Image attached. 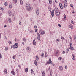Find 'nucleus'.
I'll list each match as a JSON object with an SVG mask.
<instances>
[{
  "label": "nucleus",
  "instance_id": "obj_32",
  "mask_svg": "<svg viewBox=\"0 0 76 76\" xmlns=\"http://www.w3.org/2000/svg\"><path fill=\"white\" fill-rule=\"evenodd\" d=\"M15 58H16V55H14L12 57L13 59H15Z\"/></svg>",
  "mask_w": 76,
  "mask_h": 76
},
{
  "label": "nucleus",
  "instance_id": "obj_28",
  "mask_svg": "<svg viewBox=\"0 0 76 76\" xmlns=\"http://www.w3.org/2000/svg\"><path fill=\"white\" fill-rule=\"evenodd\" d=\"M25 72L26 73H27L28 72V68H26L25 69Z\"/></svg>",
  "mask_w": 76,
  "mask_h": 76
},
{
  "label": "nucleus",
  "instance_id": "obj_19",
  "mask_svg": "<svg viewBox=\"0 0 76 76\" xmlns=\"http://www.w3.org/2000/svg\"><path fill=\"white\" fill-rule=\"evenodd\" d=\"M52 75H53V72H52V70H51L50 72V75L48 76H52Z\"/></svg>",
  "mask_w": 76,
  "mask_h": 76
},
{
  "label": "nucleus",
  "instance_id": "obj_6",
  "mask_svg": "<svg viewBox=\"0 0 76 76\" xmlns=\"http://www.w3.org/2000/svg\"><path fill=\"white\" fill-rule=\"evenodd\" d=\"M54 11L53 10L51 12V15L52 17H54Z\"/></svg>",
  "mask_w": 76,
  "mask_h": 76
},
{
  "label": "nucleus",
  "instance_id": "obj_41",
  "mask_svg": "<svg viewBox=\"0 0 76 76\" xmlns=\"http://www.w3.org/2000/svg\"><path fill=\"white\" fill-rule=\"evenodd\" d=\"M16 71L17 72V73H19V69H18L17 68L16 69Z\"/></svg>",
  "mask_w": 76,
  "mask_h": 76
},
{
  "label": "nucleus",
  "instance_id": "obj_58",
  "mask_svg": "<svg viewBox=\"0 0 76 76\" xmlns=\"http://www.w3.org/2000/svg\"><path fill=\"white\" fill-rule=\"evenodd\" d=\"M49 10L50 11V12H51V8H49Z\"/></svg>",
  "mask_w": 76,
  "mask_h": 76
},
{
  "label": "nucleus",
  "instance_id": "obj_17",
  "mask_svg": "<svg viewBox=\"0 0 76 76\" xmlns=\"http://www.w3.org/2000/svg\"><path fill=\"white\" fill-rule=\"evenodd\" d=\"M34 63L35 65V66H38V64H37V61L36 60H35L34 61Z\"/></svg>",
  "mask_w": 76,
  "mask_h": 76
},
{
  "label": "nucleus",
  "instance_id": "obj_11",
  "mask_svg": "<svg viewBox=\"0 0 76 76\" xmlns=\"http://www.w3.org/2000/svg\"><path fill=\"white\" fill-rule=\"evenodd\" d=\"M39 9H37L36 10V14L37 15H39Z\"/></svg>",
  "mask_w": 76,
  "mask_h": 76
},
{
  "label": "nucleus",
  "instance_id": "obj_55",
  "mask_svg": "<svg viewBox=\"0 0 76 76\" xmlns=\"http://www.w3.org/2000/svg\"><path fill=\"white\" fill-rule=\"evenodd\" d=\"M1 33L0 34V38H1Z\"/></svg>",
  "mask_w": 76,
  "mask_h": 76
},
{
  "label": "nucleus",
  "instance_id": "obj_8",
  "mask_svg": "<svg viewBox=\"0 0 76 76\" xmlns=\"http://www.w3.org/2000/svg\"><path fill=\"white\" fill-rule=\"evenodd\" d=\"M54 11L55 12H58V9L57 7H56L55 8Z\"/></svg>",
  "mask_w": 76,
  "mask_h": 76
},
{
  "label": "nucleus",
  "instance_id": "obj_61",
  "mask_svg": "<svg viewBox=\"0 0 76 76\" xmlns=\"http://www.w3.org/2000/svg\"><path fill=\"white\" fill-rule=\"evenodd\" d=\"M65 69H67V66H65Z\"/></svg>",
  "mask_w": 76,
  "mask_h": 76
},
{
  "label": "nucleus",
  "instance_id": "obj_45",
  "mask_svg": "<svg viewBox=\"0 0 76 76\" xmlns=\"http://www.w3.org/2000/svg\"><path fill=\"white\" fill-rule=\"evenodd\" d=\"M0 58H2V55L1 54H0Z\"/></svg>",
  "mask_w": 76,
  "mask_h": 76
},
{
  "label": "nucleus",
  "instance_id": "obj_35",
  "mask_svg": "<svg viewBox=\"0 0 76 76\" xmlns=\"http://www.w3.org/2000/svg\"><path fill=\"white\" fill-rule=\"evenodd\" d=\"M55 1L56 3H58V0H55Z\"/></svg>",
  "mask_w": 76,
  "mask_h": 76
},
{
  "label": "nucleus",
  "instance_id": "obj_4",
  "mask_svg": "<svg viewBox=\"0 0 76 76\" xmlns=\"http://www.w3.org/2000/svg\"><path fill=\"white\" fill-rule=\"evenodd\" d=\"M37 37L38 40V41L40 40V34L39 33H37Z\"/></svg>",
  "mask_w": 76,
  "mask_h": 76
},
{
  "label": "nucleus",
  "instance_id": "obj_9",
  "mask_svg": "<svg viewBox=\"0 0 76 76\" xmlns=\"http://www.w3.org/2000/svg\"><path fill=\"white\" fill-rule=\"evenodd\" d=\"M59 6L61 9H63V6L62 5L61 3H60Z\"/></svg>",
  "mask_w": 76,
  "mask_h": 76
},
{
  "label": "nucleus",
  "instance_id": "obj_21",
  "mask_svg": "<svg viewBox=\"0 0 76 76\" xmlns=\"http://www.w3.org/2000/svg\"><path fill=\"white\" fill-rule=\"evenodd\" d=\"M8 48H9V47L7 46L5 48V51H7L8 50Z\"/></svg>",
  "mask_w": 76,
  "mask_h": 76
},
{
  "label": "nucleus",
  "instance_id": "obj_10",
  "mask_svg": "<svg viewBox=\"0 0 76 76\" xmlns=\"http://www.w3.org/2000/svg\"><path fill=\"white\" fill-rule=\"evenodd\" d=\"M55 14L56 16H58L60 15V12H56Z\"/></svg>",
  "mask_w": 76,
  "mask_h": 76
},
{
  "label": "nucleus",
  "instance_id": "obj_15",
  "mask_svg": "<svg viewBox=\"0 0 76 76\" xmlns=\"http://www.w3.org/2000/svg\"><path fill=\"white\" fill-rule=\"evenodd\" d=\"M69 27L70 28H71V29H73V25H70L69 26Z\"/></svg>",
  "mask_w": 76,
  "mask_h": 76
},
{
  "label": "nucleus",
  "instance_id": "obj_33",
  "mask_svg": "<svg viewBox=\"0 0 76 76\" xmlns=\"http://www.w3.org/2000/svg\"><path fill=\"white\" fill-rule=\"evenodd\" d=\"M9 7H10V8L12 7V4H10Z\"/></svg>",
  "mask_w": 76,
  "mask_h": 76
},
{
  "label": "nucleus",
  "instance_id": "obj_27",
  "mask_svg": "<svg viewBox=\"0 0 76 76\" xmlns=\"http://www.w3.org/2000/svg\"><path fill=\"white\" fill-rule=\"evenodd\" d=\"M8 21L9 22H10V23H11V22H12V20H11V18H8Z\"/></svg>",
  "mask_w": 76,
  "mask_h": 76
},
{
  "label": "nucleus",
  "instance_id": "obj_18",
  "mask_svg": "<svg viewBox=\"0 0 76 76\" xmlns=\"http://www.w3.org/2000/svg\"><path fill=\"white\" fill-rule=\"evenodd\" d=\"M31 73H33V74L35 75V73H34V70H33V69H31Z\"/></svg>",
  "mask_w": 76,
  "mask_h": 76
},
{
  "label": "nucleus",
  "instance_id": "obj_30",
  "mask_svg": "<svg viewBox=\"0 0 76 76\" xmlns=\"http://www.w3.org/2000/svg\"><path fill=\"white\" fill-rule=\"evenodd\" d=\"M44 53H42L41 56L42 57V58H43V57H44Z\"/></svg>",
  "mask_w": 76,
  "mask_h": 76
},
{
  "label": "nucleus",
  "instance_id": "obj_37",
  "mask_svg": "<svg viewBox=\"0 0 76 76\" xmlns=\"http://www.w3.org/2000/svg\"><path fill=\"white\" fill-rule=\"evenodd\" d=\"M36 60H38V57L37 56H36Z\"/></svg>",
  "mask_w": 76,
  "mask_h": 76
},
{
  "label": "nucleus",
  "instance_id": "obj_54",
  "mask_svg": "<svg viewBox=\"0 0 76 76\" xmlns=\"http://www.w3.org/2000/svg\"><path fill=\"white\" fill-rule=\"evenodd\" d=\"M57 41H58V42H60V39H58Z\"/></svg>",
  "mask_w": 76,
  "mask_h": 76
},
{
  "label": "nucleus",
  "instance_id": "obj_40",
  "mask_svg": "<svg viewBox=\"0 0 76 76\" xmlns=\"http://www.w3.org/2000/svg\"><path fill=\"white\" fill-rule=\"evenodd\" d=\"M69 52V49H67L66 50V53H68Z\"/></svg>",
  "mask_w": 76,
  "mask_h": 76
},
{
  "label": "nucleus",
  "instance_id": "obj_22",
  "mask_svg": "<svg viewBox=\"0 0 76 76\" xmlns=\"http://www.w3.org/2000/svg\"><path fill=\"white\" fill-rule=\"evenodd\" d=\"M45 56L46 57H47V52H45Z\"/></svg>",
  "mask_w": 76,
  "mask_h": 76
},
{
  "label": "nucleus",
  "instance_id": "obj_36",
  "mask_svg": "<svg viewBox=\"0 0 76 76\" xmlns=\"http://www.w3.org/2000/svg\"><path fill=\"white\" fill-rule=\"evenodd\" d=\"M35 32H38V29L36 28L35 29Z\"/></svg>",
  "mask_w": 76,
  "mask_h": 76
},
{
  "label": "nucleus",
  "instance_id": "obj_50",
  "mask_svg": "<svg viewBox=\"0 0 76 76\" xmlns=\"http://www.w3.org/2000/svg\"><path fill=\"white\" fill-rule=\"evenodd\" d=\"M74 39L75 40V39H76V37L75 36H74Z\"/></svg>",
  "mask_w": 76,
  "mask_h": 76
},
{
  "label": "nucleus",
  "instance_id": "obj_44",
  "mask_svg": "<svg viewBox=\"0 0 76 76\" xmlns=\"http://www.w3.org/2000/svg\"><path fill=\"white\" fill-rule=\"evenodd\" d=\"M0 10H3L4 9H3V8H0Z\"/></svg>",
  "mask_w": 76,
  "mask_h": 76
},
{
  "label": "nucleus",
  "instance_id": "obj_3",
  "mask_svg": "<svg viewBox=\"0 0 76 76\" xmlns=\"http://www.w3.org/2000/svg\"><path fill=\"white\" fill-rule=\"evenodd\" d=\"M39 33L41 35H43L45 34V32L44 31H42V29H40L39 30Z\"/></svg>",
  "mask_w": 76,
  "mask_h": 76
},
{
  "label": "nucleus",
  "instance_id": "obj_29",
  "mask_svg": "<svg viewBox=\"0 0 76 76\" xmlns=\"http://www.w3.org/2000/svg\"><path fill=\"white\" fill-rule=\"evenodd\" d=\"M11 73L12 75H15V72L13 71H11Z\"/></svg>",
  "mask_w": 76,
  "mask_h": 76
},
{
  "label": "nucleus",
  "instance_id": "obj_52",
  "mask_svg": "<svg viewBox=\"0 0 76 76\" xmlns=\"http://www.w3.org/2000/svg\"><path fill=\"white\" fill-rule=\"evenodd\" d=\"M71 23H72V24H74V23L73 22V21H72V20H71Z\"/></svg>",
  "mask_w": 76,
  "mask_h": 76
},
{
  "label": "nucleus",
  "instance_id": "obj_57",
  "mask_svg": "<svg viewBox=\"0 0 76 76\" xmlns=\"http://www.w3.org/2000/svg\"><path fill=\"white\" fill-rule=\"evenodd\" d=\"M34 28H37V26L36 25H35L34 26Z\"/></svg>",
  "mask_w": 76,
  "mask_h": 76
},
{
  "label": "nucleus",
  "instance_id": "obj_51",
  "mask_svg": "<svg viewBox=\"0 0 76 76\" xmlns=\"http://www.w3.org/2000/svg\"><path fill=\"white\" fill-rule=\"evenodd\" d=\"M13 1L15 2V3H16L17 2V0H13Z\"/></svg>",
  "mask_w": 76,
  "mask_h": 76
},
{
  "label": "nucleus",
  "instance_id": "obj_42",
  "mask_svg": "<svg viewBox=\"0 0 76 76\" xmlns=\"http://www.w3.org/2000/svg\"><path fill=\"white\" fill-rule=\"evenodd\" d=\"M8 43H9V44H12V42H11V41H10L8 42Z\"/></svg>",
  "mask_w": 76,
  "mask_h": 76
},
{
  "label": "nucleus",
  "instance_id": "obj_49",
  "mask_svg": "<svg viewBox=\"0 0 76 76\" xmlns=\"http://www.w3.org/2000/svg\"><path fill=\"white\" fill-rule=\"evenodd\" d=\"M3 15L2 13L0 12V16H1Z\"/></svg>",
  "mask_w": 76,
  "mask_h": 76
},
{
  "label": "nucleus",
  "instance_id": "obj_62",
  "mask_svg": "<svg viewBox=\"0 0 76 76\" xmlns=\"http://www.w3.org/2000/svg\"><path fill=\"white\" fill-rule=\"evenodd\" d=\"M47 64H50V61H48L47 62Z\"/></svg>",
  "mask_w": 76,
  "mask_h": 76
},
{
  "label": "nucleus",
  "instance_id": "obj_14",
  "mask_svg": "<svg viewBox=\"0 0 76 76\" xmlns=\"http://www.w3.org/2000/svg\"><path fill=\"white\" fill-rule=\"evenodd\" d=\"M33 44L34 45H36V42H35V40L34 39L33 40Z\"/></svg>",
  "mask_w": 76,
  "mask_h": 76
},
{
  "label": "nucleus",
  "instance_id": "obj_20",
  "mask_svg": "<svg viewBox=\"0 0 76 76\" xmlns=\"http://www.w3.org/2000/svg\"><path fill=\"white\" fill-rule=\"evenodd\" d=\"M20 2L21 5H22V4H23V1H22V0H20Z\"/></svg>",
  "mask_w": 76,
  "mask_h": 76
},
{
  "label": "nucleus",
  "instance_id": "obj_47",
  "mask_svg": "<svg viewBox=\"0 0 76 76\" xmlns=\"http://www.w3.org/2000/svg\"><path fill=\"white\" fill-rule=\"evenodd\" d=\"M12 47L13 48H15V45H14L13 46H12Z\"/></svg>",
  "mask_w": 76,
  "mask_h": 76
},
{
  "label": "nucleus",
  "instance_id": "obj_63",
  "mask_svg": "<svg viewBox=\"0 0 76 76\" xmlns=\"http://www.w3.org/2000/svg\"><path fill=\"white\" fill-rule=\"evenodd\" d=\"M48 70L49 71H50V66L49 67Z\"/></svg>",
  "mask_w": 76,
  "mask_h": 76
},
{
  "label": "nucleus",
  "instance_id": "obj_24",
  "mask_svg": "<svg viewBox=\"0 0 76 76\" xmlns=\"http://www.w3.org/2000/svg\"><path fill=\"white\" fill-rule=\"evenodd\" d=\"M69 49H71V50H75V49H74V48L73 47H71L69 48Z\"/></svg>",
  "mask_w": 76,
  "mask_h": 76
},
{
  "label": "nucleus",
  "instance_id": "obj_43",
  "mask_svg": "<svg viewBox=\"0 0 76 76\" xmlns=\"http://www.w3.org/2000/svg\"><path fill=\"white\" fill-rule=\"evenodd\" d=\"M23 41L25 42H26V39H25V38H24L23 39Z\"/></svg>",
  "mask_w": 76,
  "mask_h": 76
},
{
  "label": "nucleus",
  "instance_id": "obj_59",
  "mask_svg": "<svg viewBox=\"0 0 76 76\" xmlns=\"http://www.w3.org/2000/svg\"><path fill=\"white\" fill-rule=\"evenodd\" d=\"M62 54H65V51H63L62 52Z\"/></svg>",
  "mask_w": 76,
  "mask_h": 76
},
{
  "label": "nucleus",
  "instance_id": "obj_53",
  "mask_svg": "<svg viewBox=\"0 0 76 76\" xmlns=\"http://www.w3.org/2000/svg\"><path fill=\"white\" fill-rule=\"evenodd\" d=\"M19 25H21V22L19 21Z\"/></svg>",
  "mask_w": 76,
  "mask_h": 76
},
{
  "label": "nucleus",
  "instance_id": "obj_60",
  "mask_svg": "<svg viewBox=\"0 0 76 76\" xmlns=\"http://www.w3.org/2000/svg\"><path fill=\"white\" fill-rule=\"evenodd\" d=\"M50 64H53V62H52V61H51L50 62Z\"/></svg>",
  "mask_w": 76,
  "mask_h": 76
},
{
  "label": "nucleus",
  "instance_id": "obj_23",
  "mask_svg": "<svg viewBox=\"0 0 76 76\" xmlns=\"http://www.w3.org/2000/svg\"><path fill=\"white\" fill-rule=\"evenodd\" d=\"M49 4H52V0H49Z\"/></svg>",
  "mask_w": 76,
  "mask_h": 76
},
{
  "label": "nucleus",
  "instance_id": "obj_5",
  "mask_svg": "<svg viewBox=\"0 0 76 76\" xmlns=\"http://www.w3.org/2000/svg\"><path fill=\"white\" fill-rule=\"evenodd\" d=\"M58 52H59V51L58 50H57V51L56 52L55 55V56H56V57L58 56Z\"/></svg>",
  "mask_w": 76,
  "mask_h": 76
},
{
  "label": "nucleus",
  "instance_id": "obj_39",
  "mask_svg": "<svg viewBox=\"0 0 76 76\" xmlns=\"http://www.w3.org/2000/svg\"><path fill=\"white\" fill-rule=\"evenodd\" d=\"M62 59V58L61 57H60L58 58L59 60H61V59Z\"/></svg>",
  "mask_w": 76,
  "mask_h": 76
},
{
  "label": "nucleus",
  "instance_id": "obj_64",
  "mask_svg": "<svg viewBox=\"0 0 76 76\" xmlns=\"http://www.w3.org/2000/svg\"><path fill=\"white\" fill-rule=\"evenodd\" d=\"M66 16H65L64 18V19H66Z\"/></svg>",
  "mask_w": 76,
  "mask_h": 76
},
{
  "label": "nucleus",
  "instance_id": "obj_56",
  "mask_svg": "<svg viewBox=\"0 0 76 76\" xmlns=\"http://www.w3.org/2000/svg\"><path fill=\"white\" fill-rule=\"evenodd\" d=\"M70 6H71V7H72V8L73 7V5L72 4H71V5H70Z\"/></svg>",
  "mask_w": 76,
  "mask_h": 76
},
{
  "label": "nucleus",
  "instance_id": "obj_34",
  "mask_svg": "<svg viewBox=\"0 0 76 76\" xmlns=\"http://www.w3.org/2000/svg\"><path fill=\"white\" fill-rule=\"evenodd\" d=\"M61 39H64V40H65V38H64V37H61Z\"/></svg>",
  "mask_w": 76,
  "mask_h": 76
},
{
  "label": "nucleus",
  "instance_id": "obj_12",
  "mask_svg": "<svg viewBox=\"0 0 76 76\" xmlns=\"http://www.w3.org/2000/svg\"><path fill=\"white\" fill-rule=\"evenodd\" d=\"M15 45V48H18V43H15L14 44Z\"/></svg>",
  "mask_w": 76,
  "mask_h": 76
},
{
  "label": "nucleus",
  "instance_id": "obj_46",
  "mask_svg": "<svg viewBox=\"0 0 76 76\" xmlns=\"http://www.w3.org/2000/svg\"><path fill=\"white\" fill-rule=\"evenodd\" d=\"M58 26L59 27H61L62 26L61 25H60V24H58Z\"/></svg>",
  "mask_w": 76,
  "mask_h": 76
},
{
  "label": "nucleus",
  "instance_id": "obj_26",
  "mask_svg": "<svg viewBox=\"0 0 76 76\" xmlns=\"http://www.w3.org/2000/svg\"><path fill=\"white\" fill-rule=\"evenodd\" d=\"M42 76H45V73L44 72H42Z\"/></svg>",
  "mask_w": 76,
  "mask_h": 76
},
{
  "label": "nucleus",
  "instance_id": "obj_13",
  "mask_svg": "<svg viewBox=\"0 0 76 76\" xmlns=\"http://www.w3.org/2000/svg\"><path fill=\"white\" fill-rule=\"evenodd\" d=\"M59 69L60 71H63V67L62 66H59Z\"/></svg>",
  "mask_w": 76,
  "mask_h": 76
},
{
  "label": "nucleus",
  "instance_id": "obj_1",
  "mask_svg": "<svg viewBox=\"0 0 76 76\" xmlns=\"http://www.w3.org/2000/svg\"><path fill=\"white\" fill-rule=\"evenodd\" d=\"M26 9L28 11H31L33 9L32 7H31V5L29 4H27L26 5Z\"/></svg>",
  "mask_w": 76,
  "mask_h": 76
},
{
  "label": "nucleus",
  "instance_id": "obj_7",
  "mask_svg": "<svg viewBox=\"0 0 76 76\" xmlns=\"http://www.w3.org/2000/svg\"><path fill=\"white\" fill-rule=\"evenodd\" d=\"M8 14L9 16H11V15H12V11H11L10 10L8 11Z\"/></svg>",
  "mask_w": 76,
  "mask_h": 76
},
{
  "label": "nucleus",
  "instance_id": "obj_2",
  "mask_svg": "<svg viewBox=\"0 0 76 76\" xmlns=\"http://www.w3.org/2000/svg\"><path fill=\"white\" fill-rule=\"evenodd\" d=\"M64 7H66L67 6V0H65L64 1Z\"/></svg>",
  "mask_w": 76,
  "mask_h": 76
},
{
  "label": "nucleus",
  "instance_id": "obj_31",
  "mask_svg": "<svg viewBox=\"0 0 76 76\" xmlns=\"http://www.w3.org/2000/svg\"><path fill=\"white\" fill-rule=\"evenodd\" d=\"M69 46L70 47H73V45H72V43H70Z\"/></svg>",
  "mask_w": 76,
  "mask_h": 76
},
{
  "label": "nucleus",
  "instance_id": "obj_48",
  "mask_svg": "<svg viewBox=\"0 0 76 76\" xmlns=\"http://www.w3.org/2000/svg\"><path fill=\"white\" fill-rule=\"evenodd\" d=\"M30 48L29 47H27V50H29Z\"/></svg>",
  "mask_w": 76,
  "mask_h": 76
},
{
  "label": "nucleus",
  "instance_id": "obj_16",
  "mask_svg": "<svg viewBox=\"0 0 76 76\" xmlns=\"http://www.w3.org/2000/svg\"><path fill=\"white\" fill-rule=\"evenodd\" d=\"M72 58L74 60H75V56H74V55L72 54Z\"/></svg>",
  "mask_w": 76,
  "mask_h": 76
},
{
  "label": "nucleus",
  "instance_id": "obj_38",
  "mask_svg": "<svg viewBox=\"0 0 76 76\" xmlns=\"http://www.w3.org/2000/svg\"><path fill=\"white\" fill-rule=\"evenodd\" d=\"M5 6H7V2H5L4 3Z\"/></svg>",
  "mask_w": 76,
  "mask_h": 76
},
{
  "label": "nucleus",
  "instance_id": "obj_25",
  "mask_svg": "<svg viewBox=\"0 0 76 76\" xmlns=\"http://www.w3.org/2000/svg\"><path fill=\"white\" fill-rule=\"evenodd\" d=\"M4 73H5V74H7V71L6 69H5L4 71Z\"/></svg>",
  "mask_w": 76,
  "mask_h": 76
}]
</instances>
